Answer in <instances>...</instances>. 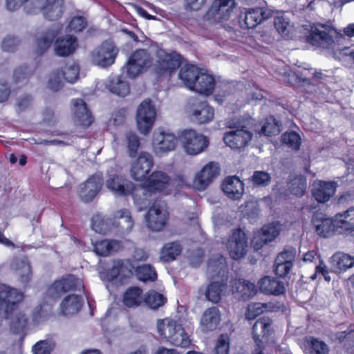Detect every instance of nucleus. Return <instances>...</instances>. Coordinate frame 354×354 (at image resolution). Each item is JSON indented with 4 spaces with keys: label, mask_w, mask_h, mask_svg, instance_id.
<instances>
[{
    "label": "nucleus",
    "mask_w": 354,
    "mask_h": 354,
    "mask_svg": "<svg viewBox=\"0 0 354 354\" xmlns=\"http://www.w3.org/2000/svg\"><path fill=\"white\" fill-rule=\"evenodd\" d=\"M344 39L336 30L322 24L311 26L308 41L316 48L326 50L336 59L351 56L354 61V50L350 48H339V43Z\"/></svg>",
    "instance_id": "f257e3e1"
},
{
    "label": "nucleus",
    "mask_w": 354,
    "mask_h": 354,
    "mask_svg": "<svg viewBox=\"0 0 354 354\" xmlns=\"http://www.w3.org/2000/svg\"><path fill=\"white\" fill-rule=\"evenodd\" d=\"M236 7L235 0H214L206 14L189 21L192 30L205 36L211 25L227 20Z\"/></svg>",
    "instance_id": "f03ea898"
},
{
    "label": "nucleus",
    "mask_w": 354,
    "mask_h": 354,
    "mask_svg": "<svg viewBox=\"0 0 354 354\" xmlns=\"http://www.w3.org/2000/svg\"><path fill=\"white\" fill-rule=\"evenodd\" d=\"M156 328L159 336L174 346L187 348L191 344L190 336L180 319L170 317L160 319Z\"/></svg>",
    "instance_id": "7ed1b4c3"
},
{
    "label": "nucleus",
    "mask_w": 354,
    "mask_h": 354,
    "mask_svg": "<svg viewBox=\"0 0 354 354\" xmlns=\"http://www.w3.org/2000/svg\"><path fill=\"white\" fill-rule=\"evenodd\" d=\"M184 185H188L185 176L171 179L166 173L161 171L152 172L144 184L146 191L162 195H169Z\"/></svg>",
    "instance_id": "20e7f679"
},
{
    "label": "nucleus",
    "mask_w": 354,
    "mask_h": 354,
    "mask_svg": "<svg viewBox=\"0 0 354 354\" xmlns=\"http://www.w3.org/2000/svg\"><path fill=\"white\" fill-rule=\"evenodd\" d=\"M178 139L184 151L189 156L202 153L209 145V140L205 136L192 129L180 131Z\"/></svg>",
    "instance_id": "39448f33"
},
{
    "label": "nucleus",
    "mask_w": 354,
    "mask_h": 354,
    "mask_svg": "<svg viewBox=\"0 0 354 354\" xmlns=\"http://www.w3.org/2000/svg\"><path fill=\"white\" fill-rule=\"evenodd\" d=\"M83 283L80 279L74 276H67L55 281L47 289L45 295L46 303H51L58 299L62 295L72 290H81Z\"/></svg>",
    "instance_id": "423d86ee"
},
{
    "label": "nucleus",
    "mask_w": 354,
    "mask_h": 354,
    "mask_svg": "<svg viewBox=\"0 0 354 354\" xmlns=\"http://www.w3.org/2000/svg\"><path fill=\"white\" fill-rule=\"evenodd\" d=\"M178 140V136L171 131H156L151 140L152 151L156 156H163L175 150Z\"/></svg>",
    "instance_id": "0eeeda50"
},
{
    "label": "nucleus",
    "mask_w": 354,
    "mask_h": 354,
    "mask_svg": "<svg viewBox=\"0 0 354 354\" xmlns=\"http://www.w3.org/2000/svg\"><path fill=\"white\" fill-rule=\"evenodd\" d=\"M156 119V110L151 101L145 100L138 106L136 122V127L142 135L147 136L151 131Z\"/></svg>",
    "instance_id": "6e6552de"
},
{
    "label": "nucleus",
    "mask_w": 354,
    "mask_h": 354,
    "mask_svg": "<svg viewBox=\"0 0 354 354\" xmlns=\"http://www.w3.org/2000/svg\"><path fill=\"white\" fill-rule=\"evenodd\" d=\"M105 187L113 194L120 196L131 194L135 189V185L133 182L126 178L118 171L112 169L107 172Z\"/></svg>",
    "instance_id": "1a4fd4ad"
},
{
    "label": "nucleus",
    "mask_w": 354,
    "mask_h": 354,
    "mask_svg": "<svg viewBox=\"0 0 354 354\" xmlns=\"http://www.w3.org/2000/svg\"><path fill=\"white\" fill-rule=\"evenodd\" d=\"M219 174L220 168L216 162H210L195 174L192 183H187V186H191L197 191H204L219 176ZM187 182H188L187 180Z\"/></svg>",
    "instance_id": "9d476101"
},
{
    "label": "nucleus",
    "mask_w": 354,
    "mask_h": 354,
    "mask_svg": "<svg viewBox=\"0 0 354 354\" xmlns=\"http://www.w3.org/2000/svg\"><path fill=\"white\" fill-rule=\"evenodd\" d=\"M118 53V49L113 43L106 41L91 51L90 60L94 65L104 68L114 63Z\"/></svg>",
    "instance_id": "9b49d317"
},
{
    "label": "nucleus",
    "mask_w": 354,
    "mask_h": 354,
    "mask_svg": "<svg viewBox=\"0 0 354 354\" xmlns=\"http://www.w3.org/2000/svg\"><path fill=\"white\" fill-rule=\"evenodd\" d=\"M156 57L154 70L157 73L162 75H171L180 66L182 61L179 54L168 53L162 49L157 50Z\"/></svg>",
    "instance_id": "f8f14e48"
},
{
    "label": "nucleus",
    "mask_w": 354,
    "mask_h": 354,
    "mask_svg": "<svg viewBox=\"0 0 354 354\" xmlns=\"http://www.w3.org/2000/svg\"><path fill=\"white\" fill-rule=\"evenodd\" d=\"M189 118L198 124L210 122L214 118V110L206 102L190 100L186 107Z\"/></svg>",
    "instance_id": "ddd939ff"
},
{
    "label": "nucleus",
    "mask_w": 354,
    "mask_h": 354,
    "mask_svg": "<svg viewBox=\"0 0 354 354\" xmlns=\"http://www.w3.org/2000/svg\"><path fill=\"white\" fill-rule=\"evenodd\" d=\"M153 167L152 156L147 151H142L138 158L131 162L130 175L133 180L142 181L146 179Z\"/></svg>",
    "instance_id": "4468645a"
},
{
    "label": "nucleus",
    "mask_w": 354,
    "mask_h": 354,
    "mask_svg": "<svg viewBox=\"0 0 354 354\" xmlns=\"http://www.w3.org/2000/svg\"><path fill=\"white\" fill-rule=\"evenodd\" d=\"M227 248L232 259L243 258L246 254L248 248V240L244 232L241 230H234L228 239Z\"/></svg>",
    "instance_id": "2eb2a0df"
},
{
    "label": "nucleus",
    "mask_w": 354,
    "mask_h": 354,
    "mask_svg": "<svg viewBox=\"0 0 354 354\" xmlns=\"http://www.w3.org/2000/svg\"><path fill=\"white\" fill-rule=\"evenodd\" d=\"M252 134L245 127L226 132L223 136L225 144L232 149H244L251 141Z\"/></svg>",
    "instance_id": "dca6fc26"
},
{
    "label": "nucleus",
    "mask_w": 354,
    "mask_h": 354,
    "mask_svg": "<svg viewBox=\"0 0 354 354\" xmlns=\"http://www.w3.org/2000/svg\"><path fill=\"white\" fill-rule=\"evenodd\" d=\"M150 65L149 56L145 50H138L129 57L127 66L129 76L133 78L142 73Z\"/></svg>",
    "instance_id": "f3484780"
},
{
    "label": "nucleus",
    "mask_w": 354,
    "mask_h": 354,
    "mask_svg": "<svg viewBox=\"0 0 354 354\" xmlns=\"http://www.w3.org/2000/svg\"><path fill=\"white\" fill-rule=\"evenodd\" d=\"M167 214L159 203L153 204L145 217L147 227L153 231H160L167 223Z\"/></svg>",
    "instance_id": "a211bd4d"
},
{
    "label": "nucleus",
    "mask_w": 354,
    "mask_h": 354,
    "mask_svg": "<svg viewBox=\"0 0 354 354\" xmlns=\"http://www.w3.org/2000/svg\"><path fill=\"white\" fill-rule=\"evenodd\" d=\"M22 299L23 295L16 289L6 285H0V310L8 314Z\"/></svg>",
    "instance_id": "6ab92c4d"
},
{
    "label": "nucleus",
    "mask_w": 354,
    "mask_h": 354,
    "mask_svg": "<svg viewBox=\"0 0 354 354\" xmlns=\"http://www.w3.org/2000/svg\"><path fill=\"white\" fill-rule=\"evenodd\" d=\"M133 267L129 261H122L120 260L114 261L110 270L101 275V277L109 281H112L119 279L122 282L126 278H129L133 273Z\"/></svg>",
    "instance_id": "aec40b11"
},
{
    "label": "nucleus",
    "mask_w": 354,
    "mask_h": 354,
    "mask_svg": "<svg viewBox=\"0 0 354 354\" xmlns=\"http://www.w3.org/2000/svg\"><path fill=\"white\" fill-rule=\"evenodd\" d=\"M102 185V178L100 174H95L89 178L84 183L80 185L79 195L85 202L93 200L100 191Z\"/></svg>",
    "instance_id": "412c9836"
},
{
    "label": "nucleus",
    "mask_w": 354,
    "mask_h": 354,
    "mask_svg": "<svg viewBox=\"0 0 354 354\" xmlns=\"http://www.w3.org/2000/svg\"><path fill=\"white\" fill-rule=\"evenodd\" d=\"M337 187L334 181H315L312 191L313 196L319 203H326L335 194Z\"/></svg>",
    "instance_id": "4be33fe9"
},
{
    "label": "nucleus",
    "mask_w": 354,
    "mask_h": 354,
    "mask_svg": "<svg viewBox=\"0 0 354 354\" xmlns=\"http://www.w3.org/2000/svg\"><path fill=\"white\" fill-rule=\"evenodd\" d=\"M272 321L268 317L258 319L253 326V338L257 347H265L268 342Z\"/></svg>",
    "instance_id": "5701e85b"
},
{
    "label": "nucleus",
    "mask_w": 354,
    "mask_h": 354,
    "mask_svg": "<svg viewBox=\"0 0 354 354\" xmlns=\"http://www.w3.org/2000/svg\"><path fill=\"white\" fill-rule=\"evenodd\" d=\"M274 14V12L268 8H250L245 12V23L248 28H253Z\"/></svg>",
    "instance_id": "b1692460"
},
{
    "label": "nucleus",
    "mask_w": 354,
    "mask_h": 354,
    "mask_svg": "<svg viewBox=\"0 0 354 354\" xmlns=\"http://www.w3.org/2000/svg\"><path fill=\"white\" fill-rule=\"evenodd\" d=\"M296 250L294 248L285 250L277 257L275 273L279 277H285L290 272L295 259Z\"/></svg>",
    "instance_id": "393cba45"
},
{
    "label": "nucleus",
    "mask_w": 354,
    "mask_h": 354,
    "mask_svg": "<svg viewBox=\"0 0 354 354\" xmlns=\"http://www.w3.org/2000/svg\"><path fill=\"white\" fill-rule=\"evenodd\" d=\"M280 227L277 224L264 226L261 231L255 233L252 243L256 249H259L268 242L273 241L279 234Z\"/></svg>",
    "instance_id": "a878e982"
},
{
    "label": "nucleus",
    "mask_w": 354,
    "mask_h": 354,
    "mask_svg": "<svg viewBox=\"0 0 354 354\" xmlns=\"http://www.w3.org/2000/svg\"><path fill=\"white\" fill-rule=\"evenodd\" d=\"M232 291L236 297L243 300L256 295L257 290L255 285L243 279H235L231 281Z\"/></svg>",
    "instance_id": "bb28decb"
},
{
    "label": "nucleus",
    "mask_w": 354,
    "mask_h": 354,
    "mask_svg": "<svg viewBox=\"0 0 354 354\" xmlns=\"http://www.w3.org/2000/svg\"><path fill=\"white\" fill-rule=\"evenodd\" d=\"M221 322V313L218 308H207L203 314L200 321L202 332L207 333L214 330Z\"/></svg>",
    "instance_id": "cd10ccee"
},
{
    "label": "nucleus",
    "mask_w": 354,
    "mask_h": 354,
    "mask_svg": "<svg viewBox=\"0 0 354 354\" xmlns=\"http://www.w3.org/2000/svg\"><path fill=\"white\" fill-rule=\"evenodd\" d=\"M222 188L226 196L234 200L240 199L244 192V184L236 176H228L225 178Z\"/></svg>",
    "instance_id": "c85d7f7f"
},
{
    "label": "nucleus",
    "mask_w": 354,
    "mask_h": 354,
    "mask_svg": "<svg viewBox=\"0 0 354 354\" xmlns=\"http://www.w3.org/2000/svg\"><path fill=\"white\" fill-rule=\"evenodd\" d=\"M73 113L75 122L84 127H88L92 123L91 113L88 111L85 102L80 99L73 102Z\"/></svg>",
    "instance_id": "c756f323"
},
{
    "label": "nucleus",
    "mask_w": 354,
    "mask_h": 354,
    "mask_svg": "<svg viewBox=\"0 0 354 354\" xmlns=\"http://www.w3.org/2000/svg\"><path fill=\"white\" fill-rule=\"evenodd\" d=\"M195 80L192 91L206 95L212 93L215 82L212 75L201 69Z\"/></svg>",
    "instance_id": "7c9ffc66"
},
{
    "label": "nucleus",
    "mask_w": 354,
    "mask_h": 354,
    "mask_svg": "<svg viewBox=\"0 0 354 354\" xmlns=\"http://www.w3.org/2000/svg\"><path fill=\"white\" fill-rule=\"evenodd\" d=\"M313 223L317 233L324 237L329 236L335 229H337L335 225V219L326 218L319 214L314 215Z\"/></svg>",
    "instance_id": "2f4dec72"
},
{
    "label": "nucleus",
    "mask_w": 354,
    "mask_h": 354,
    "mask_svg": "<svg viewBox=\"0 0 354 354\" xmlns=\"http://www.w3.org/2000/svg\"><path fill=\"white\" fill-rule=\"evenodd\" d=\"M259 289L266 294L279 295L285 292L283 283L271 277L262 278L259 281Z\"/></svg>",
    "instance_id": "473e14b6"
},
{
    "label": "nucleus",
    "mask_w": 354,
    "mask_h": 354,
    "mask_svg": "<svg viewBox=\"0 0 354 354\" xmlns=\"http://www.w3.org/2000/svg\"><path fill=\"white\" fill-rule=\"evenodd\" d=\"M106 87L112 93L118 96H126L129 93V84L120 75H113L109 77Z\"/></svg>",
    "instance_id": "72a5a7b5"
},
{
    "label": "nucleus",
    "mask_w": 354,
    "mask_h": 354,
    "mask_svg": "<svg viewBox=\"0 0 354 354\" xmlns=\"http://www.w3.org/2000/svg\"><path fill=\"white\" fill-rule=\"evenodd\" d=\"M82 304V299L77 295H69L66 297L60 304V313L69 315L77 313Z\"/></svg>",
    "instance_id": "f704fd0d"
},
{
    "label": "nucleus",
    "mask_w": 354,
    "mask_h": 354,
    "mask_svg": "<svg viewBox=\"0 0 354 354\" xmlns=\"http://www.w3.org/2000/svg\"><path fill=\"white\" fill-rule=\"evenodd\" d=\"M77 46L75 37L67 36L58 39L55 44V50L59 56H68L75 51Z\"/></svg>",
    "instance_id": "c9c22d12"
},
{
    "label": "nucleus",
    "mask_w": 354,
    "mask_h": 354,
    "mask_svg": "<svg viewBox=\"0 0 354 354\" xmlns=\"http://www.w3.org/2000/svg\"><path fill=\"white\" fill-rule=\"evenodd\" d=\"M201 68L192 64H185L179 72V79L184 83L186 87L192 90L195 80L199 73Z\"/></svg>",
    "instance_id": "e433bc0d"
},
{
    "label": "nucleus",
    "mask_w": 354,
    "mask_h": 354,
    "mask_svg": "<svg viewBox=\"0 0 354 354\" xmlns=\"http://www.w3.org/2000/svg\"><path fill=\"white\" fill-rule=\"evenodd\" d=\"M274 25L278 32L283 37H288L293 29L288 17L281 12H276L274 16Z\"/></svg>",
    "instance_id": "4c0bfd02"
},
{
    "label": "nucleus",
    "mask_w": 354,
    "mask_h": 354,
    "mask_svg": "<svg viewBox=\"0 0 354 354\" xmlns=\"http://www.w3.org/2000/svg\"><path fill=\"white\" fill-rule=\"evenodd\" d=\"M227 290L226 281H214L210 283L206 290L205 297L212 303H218Z\"/></svg>",
    "instance_id": "58836bf2"
},
{
    "label": "nucleus",
    "mask_w": 354,
    "mask_h": 354,
    "mask_svg": "<svg viewBox=\"0 0 354 354\" xmlns=\"http://www.w3.org/2000/svg\"><path fill=\"white\" fill-rule=\"evenodd\" d=\"M114 219L117 220L119 232L121 234L129 232L133 227V221L127 209H121L115 212Z\"/></svg>",
    "instance_id": "ea45409f"
},
{
    "label": "nucleus",
    "mask_w": 354,
    "mask_h": 354,
    "mask_svg": "<svg viewBox=\"0 0 354 354\" xmlns=\"http://www.w3.org/2000/svg\"><path fill=\"white\" fill-rule=\"evenodd\" d=\"M95 252L100 256H106L112 252L118 251L122 244L116 240H102L93 243Z\"/></svg>",
    "instance_id": "a19ab883"
},
{
    "label": "nucleus",
    "mask_w": 354,
    "mask_h": 354,
    "mask_svg": "<svg viewBox=\"0 0 354 354\" xmlns=\"http://www.w3.org/2000/svg\"><path fill=\"white\" fill-rule=\"evenodd\" d=\"M335 225L342 230H354V207L338 214L335 217Z\"/></svg>",
    "instance_id": "79ce46f5"
},
{
    "label": "nucleus",
    "mask_w": 354,
    "mask_h": 354,
    "mask_svg": "<svg viewBox=\"0 0 354 354\" xmlns=\"http://www.w3.org/2000/svg\"><path fill=\"white\" fill-rule=\"evenodd\" d=\"M332 266L335 272L346 270L354 266V257L344 253H336L331 258Z\"/></svg>",
    "instance_id": "37998d69"
},
{
    "label": "nucleus",
    "mask_w": 354,
    "mask_h": 354,
    "mask_svg": "<svg viewBox=\"0 0 354 354\" xmlns=\"http://www.w3.org/2000/svg\"><path fill=\"white\" fill-rule=\"evenodd\" d=\"M142 291L137 287L130 288L126 290L123 295V304L129 308H136L144 301Z\"/></svg>",
    "instance_id": "c03bdc74"
},
{
    "label": "nucleus",
    "mask_w": 354,
    "mask_h": 354,
    "mask_svg": "<svg viewBox=\"0 0 354 354\" xmlns=\"http://www.w3.org/2000/svg\"><path fill=\"white\" fill-rule=\"evenodd\" d=\"M112 221L101 214H95L91 219V227L97 233L107 234L112 231Z\"/></svg>",
    "instance_id": "a18cd8bd"
},
{
    "label": "nucleus",
    "mask_w": 354,
    "mask_h": 354,
    "mask_svg": "<svg viewBox=\"0 0 354 354\" xmlns=\"http://www.w3.org/2000/svg\"><path fill=\"white\" fill-rule=\"evenodd\" d=\"M274 306L271 303H253L250 304L245 313V317L248 319H254L257 316L265 312L274 311Z\"/></svg>",
    "instance_id": "49530a36"
},
{
    "label": "nucleus",
    "mask_w": 354,
    "mask_h": 354,
    "mask_svg": "<svg viewBox=\"0 0 354 354\" xmlns=\"http://www.w3.org/2000/svg\"><path fill=\"white\" fill-rule=\"evenodd\" d=\"M181 251L182 247L178 242L168 243L163 246L160 257L164 261H171L176 259Z\"/></svg>",
    "instance_id": "de8ad7c7"
},
{
    "label": "nucleus",
    "mask_w": 354,
    "mask_h": 354,
    "mask_svg": "<svg viewBox=\"0 0 354 354\" xmlns=\"http://www.w3.org/2000/svg\"><path fill=\"white\" fill-rule=\"evenodd\" d=\"M144 301L151 308L157 309L166 303L167 298L155 290H149L145 294Z\"/></svg>",
    "instance_id": "09e8293b"
},
{
    "label": "nucleus",
    "mask_w": 354,
    "mask_h": 354,
    "mask_svg": "<svg viewBox=\"0 0 354 354\" xmlns=\"http://www.w3.org/2000/svg\"><path fill=\"white\" fill-rule=\"evenodd\" d=\"M12 267L16 274L20 277L22 283H26L30 280L31 270L30 264L26 259L15 263Z\"/></svg>",
    "instance_id": "8fccbe9b"
},
{
    "label": "nucleus",
    "mask_w": 354,
    "mask_h": 354,
    "mask_svg": "<svg viewBox=\"0 0 354 354\" xmlns=\"http://www.w3.org/2000/svg\"><path fill=\"white\" fill-rule=\"evenodd\" d=\"M207 270L212 276L214 274L223 276L226 272L225 259L222 256H216L210 259L208 263Z\"/></svg>",
    "instance_id": "3c124183"
},
{
    "label": "nucleus",
    "mask_w": 354,
    "mask_h": 354,
    "mask_svg": "<svg viewBox=\"0 0 354 354\" xmlns=\"http://www.w3.org/2000/svg\"><path fill=\"white\" fill-rule=\"evenodd\" d=\"M288 188L293 194L301 196L306 188V179L303 176H297L290 179Z\"/></svg>",
    "instance_id": "603ef678"
},
{
    "label": "nucleus",
    "mask_w": 354,
    "mask_h": 354,
    "mask_svg": "<svg viewBox=\"0 0 354 354\" xmlns=\"http://www.w3.org/2000/svg\"><path fill=\"white\" fill-rule=\"evenodd\" d=\"M55 347V343L52 339L40 340L32 347L33 354H50Z\"/></svg>",
    "instance_id": "864d4df0"
},
{
    "label": "nucleus",
    "mask_w": 354,
    "mask_h": 354,
    "mask_svg": "<svg viewBox=\"0 0 354 354\" xmlns=\"http://www.w3.org/2000/svg\"><path fill=\"white\" fill-rule=\"evenodd\" d=\"M279 131V125L276 119L272 116H270L266 119L259 133L267 136H272L277 135Z\"/></svg>",
    "instance_id": "5fc2aeb1"
},
{
    "label": "nucleus",
    "mask_w": 354,
    "mask_h": 354,
    "mask_svg": "<svg viewBox=\"0 0 354 354\" xmlns=\"http://www.w3.org/2000/svg\"><path fill=\"white\" fill-rule=\"evenodd\" d=\"M135 272L140 281H154L156 279V273L150 265L140 266L136 268Z\"/></svg>",
    "instance_id": "6e6d98bb"
},
{
    "label": "nucleus",
    "mask_w": 354,
    "mask_h": 354,
    "mask_svg": "<svg viewBox=\"0 0 354 354\" xmlns=\"http://www.w3.org/2000/svg\"><path fill=\"white\" fill-rule=\"evenodd\" d=\"M306 342L310 346L311 354H328L329 349L324 342L313 337L307 338Z\"/></svg>",
    "instance_id": "4d7b16f0"
},
{
    "label": "nucleus",
    "mask_w": 354,
    "mask_h": 354,
    "mask_svg": "<svg viewBox=\"0 0 354 354\" xmlns=\"http://www.w3.org/2000/svg\"><path fill=\"white\" fill-rule=\"evenodd\" d=\"M281 140L284 145L295 150L298 149L301 145V138L299 135L294 131L283 133Z\"/></svg>",
    "instance_id": "13d9d810"
},
{
    "label": "nucleus",
    "mask_w": 354,
    "mask_h": 354,
    "mask_svg": "<svg viewBox=\"0 0 354 354\" xmlns=\"http://www.w3.org/2000/svg\"><path fill=\"white\" fill-rule=\"evenodd\" d=\"M80 68L77 64L71 63L67 64L62 71V75L65 80L71 83L75 82L79 75Z\"/></svg>",
    "instance_id": "bf43d9fd"
},
{
    "label": "nucleus",
    "mask_w": 354,
    "mask_h": 354,
    "mask_svg": "<svg viewBox=\"0 0 354 354\" xmlns=\"http://www.w3.org/2000/svg\"><path fill=\"white\" fill-rule=\"evenodd\" d=\"M55 37L54 32H48L37 40L36 50L37 53L41 54L46 51L51 45L53 40Z\"/></svg>",
    "instance_id": "052dcab7"
},
{
    "label": "nucleus",
    "mask_w": 354,
    "mask_h": 354,
    "mask_svg": "<svg viewBox=\"0 0 354 354\" xmlns=\"http://www.w3.org/2000/svg\"><path fill=\"white\" fill-rule=\"evenodd\" d=\"M127 148L130 157H135L140 147V139L134 133H129L127 135Z\"/></svg>",
    "instance_id": "680f3d73"
},
{
    "label": "nucleus",
    "mask_w": 354,
    "mask_h": 354,
    "mask_svg": "<svg viewBox=\"0 0 354 354\" xmlns=\"http://www.w3.org/2000/svg\"><path fill=\"white\" fill-rule=\"evenodd\" d=\"M230 337L227 335H221L216 344V354H229Z\"/></svg>",
    "instance_id": "e2e57ef3"
},
{
    "label": "nucleus",
    "mask_w": 354,
    "mask_h": 354,
    "mask_svg": "<svg viewBox=\"0 0 354 354\" xmlns=\"http://www.w3.org/2000/svg\"><path fill=\"white\" fill-rule=\"evenodd\" d=\"M270 176L266 171H257L252 176V181L257 186H266L270 181Z\"/></svg>",
    "instance_id": "0e129e2a"
},
{
    "label": "nucleus",
    "mask_w": 354,
    "mask_h": 354,
    "mask_svg": "<svg viewBox=\"0 0 354 354\" xmlns=\"http://www.w3.org/2000/svg\"><path fill=\"white\" fill-rule=\"evenodd\" d=\"M206 0H184L183 8L187 12H197L203 8Z\"/></svg>",
    "instance_id": "69168bd1"
},
{
    "label": "nucleus",
    "mask_w": 354,
    "mask_h": 354,
    "mask_svg": "<svg viewBox=\"0 0 354 354\" xmlns=\"http://www.w3.org/2000/svg\"><path fill=\"white\" fill-rule=\"evenodd\" d=\"M62 77V72L59 71H53L50 73L48 84L49 88L57 91L61 87Z\"/></svg>",
    "instance_id": "338daca9"
},
{
    "label": "nucleus",
    "mask_w": 354,
    "mask_h": 354,
    "mask_svg": "<svg viewBox=\"0 0 354 354\" xmlns=\"http://www.w3.org/2000/svg\"><path fill=\"white\" fill-rule=\"evenodd\" d=\"M86 21L83 17H76L71 21L68 28L70 31L77 32L85 28Z\"/></svg>",
    "instance_id": "774afa93"
}]
</instances>
